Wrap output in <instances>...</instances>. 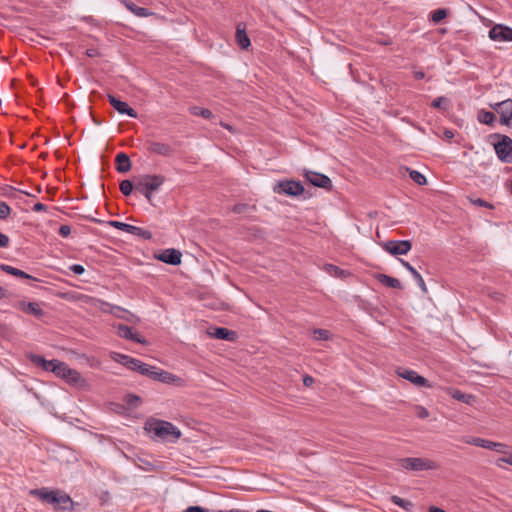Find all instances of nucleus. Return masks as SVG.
<instances>
[{
	"label": "nucleus",
	"instance_id": "obj_1",
	"mask_svg": "<svg viewBox=\"0 0 512 512\" xmlns=\"http://www.w3.org/2000/svg\"><path fill=\"white\" fill-rule=\"evenodd\" d=\"M30 494L36 496L43 503L53 505L55 510L71 511L73 509L71 497L59 490L40 488L31 490Z\"/></svg>",
	"mask_w": 512,
	"mask_h": 512
},
{
	"label": "nucleus",
	"instance_id": "obj_2",
	"mask_svg": "<svg viewBox=\"0 0 512 512\" xmlns=\"http://www.w3.org/2000/svg\"><path fill=\"white\" fill-rule=\"evenodd\" d=\"M165 182V176L160 174H145L135 178V190L152 203V193L157 191Z\"/></svg>",
	"mask_w": 512,
	"mask_h": 512
},
{
	"label": "nucleus",
	"instance_id": "obj_3",
	"mask_svg": "<svg viewBox=\"0 0 512 512\" xmlns=\"http://www.w3.org/2000/svg\"><path fill=\"white\" fill-rule=\"evenodd\" d=\"M146 429L167 442H175L181 437V431L176 426L163 420H154L147 423Z\"/></svg>",
	"mask_w": 512,
	"mask_h": 512
},
{
	"label": "nucleus",
	"instance_id": "obj_4",
	"mask_svg": "<svg viewBox=\"0 0 512 512\" xmlns=\"http://www.w3.org/2000/svg\"><path fill=\"white\" fill-rule=\"evenodd\" d=\"M402 469L410 471L434 470L438 468L436 462L427 458L407 457L398 461Z\"/></svg>",
	"mask_w": 512,
	"mask_h": 512
},
{
	"label": "nucleus",
	"instance_id": "obj_5",
	"mask_svg": "<svg viewBox=\"0 0 512 512\" xmlns=\"http://www.w3.org/2000/svg\"><path fill=\"white\" fill-rule=\"evenodd\" d=\"M500 139L494 149L498 158L502 162L512 163V139L506 135H497Z\"/></svg>",
	"mask_w": 512,
	"mask_h": 512
},
{
	"label": "nucleus",
	"instance_id": "obj_6",
	"mask_svg": "<svg viewBox=\"0 0 512 512\" xmlns=\"http://www.w3.org/2000/svg\"><path fill=\"white\" fill-rule=\"evenodd\" d=\"M275 193L288 196H298L304 192V187L299 181L284 180L279 181L273 188Z\"/></svg>",
	"mask_w": 512,
	"mask_h": 512
},
{
	"label": "nucleus",
	"instance_id": "obj_7",
	"mask_svg": "<svg viewBox=\"0 0 512 512\" xmlns=\"http://www.w3.org/2000/svg\"><path fill=\"white\" fill-rule=\"evenodd\" d=\"M113 360L122 364L123 366L127 367L128 369L132 371H137L141 375L144 371H147V364L136 359L132 358L128 355L120 354V353H114Z\"/></svg>",
	"mask_w": 512,
	"mask_h": 512
},
{
	"label": "nucleus",
	"instance_id": "obj_8",
	"mask_svg": "<svg viewBox=\"0 0 512 512\" xmlns=\"http://www.w3.org/2000/svg\"><path fill=\"white\" fill-rule=\"evenodd\" d=\"M108 224L111 227H114L118 230L127 232L132 235L139 236L143 239H151L152 238V233L149 230L143 229L141 227H137V226L127 224L124 222H120V221H109Z\"/></svg>",
	"mask_w": 512,
	"mask_h": 512
},
{
	"label": "nucleus",
	"instance_id": "obj_9",
	"mask_svg": "<svg viewBox=\"0 0 512 512\" xmlns=\"http://www.w3.org/2000/svg\"><path fill=\"white\" fill-rule=\"evenodd\" d=\"M492 109L500 115V122L503 125L509 126L512 121V99H506L504 101L491 105Z\"/></svg>",
	"mask_w": 512,
	"mask_h": 512
},
{
	"label": "nucleus",
	"instance_id": "obj_10",
	"mask_svg": "<svg viewBox=\"0 0 512 512\" xmlns=\"http://www.w3.org/2000/svg\"><path fill=\"white\" fill-rule=\"evenodd\" d=\"M397 375L405 380L410 381L417 387H431L429 381L423 376L419 375L416 371L407 369V368H399L397 370Z\"/></svg>",
	"mask_w": 512,
	"mask_h": 512
},
{
	"label": "nucleus",
	"instance_id": "obj_11",
	"mask_svg": "<svg viewBox=\"0 0 512 512\" xmlns=\"http://www.w3.org/2000/svg\"><path fill=\"white\" fill-rule=\"evenodd\" d=\"M303 175L307 181H309L312 185H314L316 187H320V188H324V189H328V190L331 189V187H332V181L330 180V178L328 176H326L324 174L310 171V170H305Z\"/></svg>",
	"mask_w": 512,
	"mask_h": 512
},
{
	"label": "nucleus",
	"instance_id": "obj_12",
	"mask_svg": "<svg viewBox=\"0 0 512 512\" xmlns=\"http://www.w3.org/2000/svg\"><path fill=\"white\" fill-rule=\"evenodd\" d=\"M489 37L493 41L512 42V28L502 24H496L490 29Z\"/></svg>",
	"mask_w": 512,
	"mask_h": 512
},
{
	"label": "nucleus",
	"instance_id": "obj_13",
	"mask_svg": "<svg viewBox=\"0 0 512 512\" xmlns=\"http://www.w3.org/2000/svg\"><path fill=\"white\" fill-rule=\"evenodd\" d=\"M412 244L408 240L388 241L384 245L385 251L391 255H405L411 250Z\"/></svg>",
	"mask_w": 512,
	"mask_h": 512
},
{
	"label": "nucleus",
	"instance_id": "obj_14",
	"mask_svg": "<svg viewBox=\"0 0 512 512\" xmlns=\"http://www.w3.org/2000/svg\"><path fill=\"white\" fill-rule=\"evenodd\" d=\"M147 145L148 151L153 154L170 157L174 153L172 146L167 143L150 141L147 143Z\"/></svg>",
	"mask_w": 512,
	"mask_h": 512
},
{
	"label": "nucleus",
	"instance_id": "obj_15",
	"mask_svg": "<svg viewBox=\"0 0 512 512\" xmlns=\"http://www.w3.org/2000/svg\"><path fill=\"white\" fill-rule=\"evenodd\" d=\"M117 334L121 338L128 339L140 344L147 343L145 339H143L137 332L133 330V328L124 324H119L117 326Z\"/></svg>",
	"mask_w": 512,
	"mask_h": 512
},
{
	"label": "nucleus",
	"instance_id": "obj_16",
	"mask_svg": "<svg viewBox=\"0 0 512 512\" xmlns=\"http://www.w3.org/2000/svg\"><path fill=\"white\" fill-rule=\"evenodd\" d=\"M108 100L111 106L120 114H127L132 118H137V112L128 106L126 102L117 99L113 95H108Z\"/></svg>",
	"mask_w": 512,
	"mask_h": 512
},
{
	"label": "nucleus",
	"instance_id": "obj_17",
	"mask_svg": "<svg viewBox=\"0 0 512 512\" xmlns=\"http://www.w3.org/2000/svg\"><path fill=\"white\" fill-rule=\"evenodd\" d=\"M181 256L180 251L170 248L163 250L156 258L170 265H179L181 263Z\"/></svg>",
	"mask_w": 512,
	"mask_h": 512
},
{
	"label": "nucleus",
	"instance_id": "obj_18",
	"mask_svg": "<svg viewBox=\"0 0 512 512\" xmlns=\"http://www.w3.org/2000/svg\"><path fill=\"white\" fill-rule=\"evenodd\" d=\"M28 358L37 367H41L43 370L50 372H52L55 369L56 363L58 361L46 360L44 357L37 354H29Z\"/></svg>",
	"mask_w": 512,
	"mask_h": 512
},
{
	"label": "nucleus",
	"instance_id": "obj_19",
	"mask_svg": "<svg viewBox=\"0 0 512 512\" xmlns=\"http://www.w3.org/2000/svg\"><path fill=\"white\" fill-rule=\"evenodd\" d=\"M20 310L27 314H31L37 318H41L44 315V311L40 308L36 302L20 301L16 305Z\"/></svg>",
	"mask_w": 512,
	"mask_h": 512
},
{
	"label": "nucleus",
	"instance_id": "obj_20",
	"mask_svg": "<svg viewBox=\"0 0 512 512\" xmlns=\"http://www.w3.org/2000/svg\"><path fill=\"white\" fill-rule=\"evenodd\" d=\"M116 170L119 173H126L131 169V161L126 153H118L115 157Z\"/></svg>",
	"mask_w": 512,
	"mask_h": 512
},
{
	"label": "nucleus",
	"instance_id": "obj_21",
	"mask_svg": "<svg viewBox=\"0 0 512 512\" xmlns=\"http://www.w3.org/2000/svg\"><path fill=\"white\" fill-rule=\"evenodd\" d=\"M236 42L241 49H247L250 46V39L246 33L245 27L240 23L236 27Z\"/></svg>",
	"mask_w": 512,
	"mask_h": 512
},
{
	"label": "nucleus",
	"instance_id": "obj_22",
	"mask_svg": "<svg viewBox=\"0 0 512 512\" xmlns=\"http://www.w3.org/2000/svg\"><path fill=\"white\" fill-rule=\"evenodd\" d=\"M400 262L402 263V265L412 274V276L414 277V279L416 280L418 286L420 287V289L426 293L427 292V287H426V284L424 282V279L423 277L420 275V273L407 261L403 260V259H400Z\"/></svg>",
	"mask_w": 512,
	"mask_h": 512
},
{
	"label": "nucleus",
	"instance_id": "obj_23",
	"mask_svg": "<svg viewBox=\"0 0 512 512\" xmlns=\"http://www.w3.org/2000/svg\"><path fill=\"white\" fill-rule=\"evenodd\" d=\"M210 335L216 339L234 341L236 339V332L227 328L219 327L215 328Z\"/></svg>",
	"mask_w": 512,
	"mask_h": 512
},
{
	"label": "nucleus",
	"instance_id": "obj_24",
	"mask_svg": "<svg viewBox=\"0 0 512 512\" xmlns=\"http://www.w3.org/2000/svg\"><path fill=\"white\" fill-rule=\"evenodd\" d=\"M124 6L137 17H148L153 15V12L144 7H139L131 1H123Z\"/></svg>",
	"mask_w": 512,
	"mask_h": 512
},
{
	"label": "nucleus",
	"instance_id": "obj_25",
	"mask_svg": "<svg viewBox=\"0 0 512 512\" xmlns=\"http://www.w3.org/2000/svg\"><path fill=\"white\" fill-rule=\"evenodd\" d=\"M375 278L383 285L387 286V287H390V288H395V289H401L402 288V284L401 282L397 279V278H393L391 276H388L386 274H376L375 275Z\"/></svg>",
	"mask_w": 512,
	"mask_h": 512
},
{
	"label": "nucleus",
	"instance_id": "obj_26",
	"mask_svg": "<svg viewBox=\"0 0 512 512\" xmlns=\"http://www.w3.org/2000/svg\"><path fill=\"white\" fill-rule=\"evenodd\" d=\"M63 379L66 382L74 385H79L84 382V379L82 378L81 374L77 370L71 369L69 367L67 368Z\"/></svg>",
	"mask_w": 512,
	"mask_h": 512
},
{
	"label": "nucleus",
	"instance_id": "obj_27",
	"mask_svg": "<svg viewBox=\"0 0 512 512\" xmlns=\"http://www.w3.org/2000/svg\"><path fill=\"white\" fill-rule=\"evenodd\" d=\"M0 269L8 274H11L13 276H16V277H19V278H24V279H31L32 276H30L29 274H27L26 272L20 270V269H17L15 267H12L10 265H6V264H1L0 265Z\"/></svg>",
	"mask_w": 512,
	"mask_h": 512
},
{
	"label": "nucleus",
	"instance_id": "obj_28",
	"mask_svg": "<svg viewBox=\"0 0 512 512\" xmlns=\"http://www.w3.org/2000/svg\"><path fill=\"white\" fill-rule=\"evenodd\" d=\"M181 379L168 372V371H165V370H160V372L158 373V380L159 382H162V383H167V384H174V383H178Z\"/></svg>",
	"mask_w": 512,
	"mask_h": 512
},
{
	"label": "nucleus",
	"instance_id": "obj_29",
	"mask_svg": "<svg viewBox=\"0 0 512 512\" xmlns=\"http://www.w3.org/2000/svg\"><path fill=\"white\" fill-rule=\"evenodd\" d=\"M450 395L453 399H456V400L466 403V404H472V402L475 400V397L473 395L465 394L457 389L452 390L450 392Z\"/></svg>",
	"mask_w": 512,
	"mask_h": 512
},
{
	"label": "nucleus",
	"instance_id": "obj_30",
	"mask_svg": "<svg viewBox=\"0 0 512 512\" xmlns=\"http://www.w3.org/2000/svg\"><path fill=\"white\" fill-rule=\"evenodd\" d=\"M390 500L393 504L403 508L405 511H408V512L412 511V509L414 507V505L411 501L402 499L401 497H399L397 495L391 496Z\"/></svg>",
	"mask_w": 512,
	"mask_h": 512
},
{
	"label": "nucleus",
	"instance_id": "obj_31",
	"mask_svg": "<svg viewBox=\"0 0 512 512\" xmlns=\"http://www.w3.org/2000/svg\"><path fill=\"white\" fill-rule=\"evenodd\" d=\"M478 121L482 124L492 125L496 119L493 112L481 110L478 113Z\"/></svg>",
	"mask_w": 512,
	"mask_h": 512
},
{
	"label": "nucleus",
	"instance_id": "obj_32",
	"mask_svg": "<svg viewBox=\"0 0 512 512\" xmlns=\"http://www.w3.org/2000/svg\"><path fill=\"white\" fill-rule=\"evenodd\" d=\"M486 449L494 450V451L504 454V455H506L508 453V451H507L508 446L506 444L500 443V442H493L490 440L487 441Z\"/></svg>",
	"mask_w": 512,
	"mask_h": 512
},
{
	"label": "nucleus",
	"instance_id": "obj_33",
	"mask_svg": "<svg viewBox=\"0 0 512 512\" xmlns=\"http://www.w3.org/2000/svg\"><path fill=\"white\" fill-rule=\"evenodd\" d=\"M190 112H191V114H193L195 116H201L205 119H209L212 117V112L209 109L201 108L198 106L191 107Z\"/></svg>",
	"mask_w": 512,
	"mask_h": 512
},
{
	"label": "nucleus",
	"instance_id": "obj_34",
	"mask_svg": "<svg viewBox=\"0 0 512 512\" xmlns=\"http://www.w3.org/2000/svg\"><path fill=\"white\" fill-rule=\"evenodd\" d=\"M133 189H135V182L133 183L130 180H123L120 183V191L125 196H129L132 193Z\"/></svg>",
	"mask_w": 512,
	"mask_h": 512
},
{
	"label": "nucleus",
	"instance_id": "obj_35",
	"mask_svg": "<svg viewBox=\"0 0 512 512\" xmlns=\"http://www.w3.org/2000/svg\"><path fill=\"white\" fill-rule=\"evenodd\" d=\"M487 441L488 440L483 439V438H479V437H469V438H466L464 440V442L466 444L474 445V446H477V447H482V448H485V449H486Z\"/></svg>",
	"mask_w": 512,
	"mask_h": 512
},
{
	"label": "nucleus",
	"instance_id": "obj_36",
	"mask_svg": "<svg viewBox=\"0 0 512 512\" xmlns=\"http://www.w3.org/2000/svg\"><path fill=\"white\" fill-rule=\"evenodd\" d=\"M409 175L410 178L418 185H424L427 182L426 177L419 171L411 170Z\"/></svg>",
	"mask_w": 512,
	"mask_h": 512
},
{
	"label": "nucleus",
	"instance_id": "obj_37",
	"mask_svg": "<svg viewBox=\"0 0 512 512\" xmlns=\"http://www.w3.org/2000/svg\"><path fill=\"white\" fill-rule=\"evenodd\" d=\"M161 369L147 364V371H144L142 375L147 376L153 380H158V373Z\"/></svg>",
	"mask_w": 512,
	"mask_h": 512
},
{
	"label": "nucleus",
	"instance_id": "obj_38",
	"mask_svg": "<svg viewBox=\"0 0 512 512\" xmlns=\"http://www.w3.org/2000/svg\"><path fill=\"white\" fill-rule=\"evenodd\" d=\"M161 369L147 364V371H144L142 375L147 376L153 380H158V373Z\"/></svg>",
	"mask_w": 512,
	"mask_h": 512
},
{
	"label": "nucleus",
	"instance_id": "obj_39",
	"mask_svg": "<svg viewBox=\"0 0 512 512\" xmlns=\"http://www.w3.org/2000/svg\"><path fill=\"white\" fill-rule=\"evenodd\" d=\"M161 369L147 364V371H144L142 375L147 376L153 380H158V373Z\"/></svg>",
	"mask_w": 512,
	"mask_h": 512
},
{
	"label": "nucleus",
	"instance_id": "obj_40",
	"mask_svg": "<svg viewBox=\"0 0 512 512\" xmlns=\"http://www.w3.org/2000/svg\"><path fill=\"white\" fill-rule=\"evenodd\" d=\"M67 368H68V366L64 362H61V361L58 360L57 363H56L55 369L52 372L56 376H58V377L63 379Z\"/></svg>",
	"mask_w": 512,
	"mask_h": 512
},
{
	"label": "nucleus",
	"instance_id": "obj_41",
	"mask_svg": "<svg viewBox=\"0 0 512 512\" xmlns=\"http://www.w3.org/2000/svg\"><path fill=\"white\" fill-rule=\"evenodd\" d=\"M446 16H447V11L445 9H437V10L433 11L431 19L434 23H439Z\"/></svg>",
	"mask_w": 512,
	"mask_h": 512
},
{
	"label": "nucleus",
	"instance_id": "obj_42",
	"mask_svg": "<svg viewBox=\"0 0 512 512\" xmlns=\"http://www.w3.org/2000/svg\"><path fill=\"white\" fill-rule=\"evenodd\" d=\"M126 402L129 407L136 408L138 407L139 403L141 402L140 397L134 394H129L126 397Z\"/></svg>",
	"mask_w": 512,
	"mask_h": 512
},
{
	"label": "nucleus",
	"instance_id": "obj_43",
	"mask_svg": "<svg viewBox=\"0 0 512 512\" xmlns=\"http://www.w3.org/2000/svg\"><path fill=\"white\" fill-rule=\"evenodd\" d=\"M313 334L317 340H327L329 338V331L325 329H315Z\"/></svg>",
	"mask_w": 512,
	"mask_h": 512
},
{
	"label": "nucleus",
	"instance_id": "obj_44",
	"mask_svg": "<svg viewBox=\"0 0 512 512\" xmlns=\"http://www.w3.org/2000/svg\"><path fill=\"white\" fill-rule=\"evenodd\" d=\"M254 207H251L247 204H236L234 207H233V212L237 213V214H242V213H246L250 210H253Z\"/></svg>",
	"mask_w": 512,
	"mask_h": 512
},
{
	"label": "nucleus",
	"instance_id": "obj_45",
	"mask_svg": "<svg viewBox=\"0 0 512 512\" xmlns=\"http://www.w3.org/2000/svg\"><path fill=\"white\" fill-rule=\"evenodd\" d=\"M11 209L6 202H0V219H6L10 215Z\"/></svg>",
	"mask_w": 512,
	"mask_h": 512
},
{
	"label": "nucleus",
	"instance_id": "obj_46",
	"mask_svg": "<svg viewBox=\"0 0 512 512\" xmlns=\"http://www.w3.org/2000/svg\"><path fill=\"white\" fill-rule=\"evenodd\" d=\"M415 411H416L417 417L420 418V419H426L430 415L429 411L425 407H423L421 405H417L415 407Z\"/></svg>",
	"mask_w": 512,
	"mask_h": 512
},
{
	"label": "nucleus",
	"instance_id": "obj_47",
	"mask_svg": "<svg viewBox=\"0 0 512 512\" xmlns=\"http://www.w3.org/2000/svg\"><path fill=\"white\" fill-rule=\"evenodd\" d=\"M447 102H448L447 98L437 97L432 101L431 105L434 108H444L445 105L447 104Z\"/></svg>",
	"mask_w": 512,
	"mask_h": 512
},
{
	"label": "nucleus",
	"instance_id": "obj_48",
	"mask_svg": "<svg viewBox=\"0 0 512 512\" xmlns=\"http://www.w3.org/2000/svg\"><path fill=\"white\" fill-rule=\"evenodd\" d=\"M471 203H473L474 205H477V206H480V207H486V208H489V209H492L493 208V205L490 204L489 202L481 199V198H477V199H470Z\"/></svg>",
	"mask_w": 512,
	"mask_h": 512
},
{
	"label": "nucleus",
	"instance_id": "obj_49",
	"mask_svg": "<svg viewBox=\"0 0 512 512\" xmlns=\"http://www.w3.org/2000/svg\"><path fill=\"white\" fill-rule=\"evenodd\" d=\"M58 233L61 237L66 238L71 234V227L69 225H61Z\"/></svg>",
	"mask_w": 512,
	"mask_h": 512
},
{
	"label": "nucleus",
	"instance_id": "obj_50",
	"mask_svg": "<svg viewBox=\"0 0 512 512\" xmlns=\"http://www.w3.org/2000/svg\"><path fill=\"white\" fill-rule=\"evenodd\" d=\"M70 270L76 275H81L85 272V268L80 264H74L70 266Z\"/></svg>",
	"mask_w": 512,
	"mask_h": 512
},
{
	"label": "nucleus",
	"instance_id": "obj_51",
	"mask_svg": "<svg viewBox=\"0 0 512 512\" xmlns=\"http://www.w3.org/2000/svg\"><path fill=\"white\" fill-rule=\"evenodd\" d=\"M9 237L3 233H0V247L5 248L9 245Z\"/></svg>",
	"mask_w": 512,
	"mask_h": 512
},
{
	"label": "nucleus",
	"instance_id": "obj_52",
	"mask_svg": "<svg viewBox=\"0 0 512 512\" xmlns=\"http://www.w3.org/2000/svg\"><path fill=\"white\" fill-rule=\"evenodd\" d=\"M185 512H208L207 509H204L200 506H191V507H188Z\"/></svg>",
	"mask_w": 512,
	"mask_h": 512
},
{
	"label": "nucleus",
	"instance_id": "obj_53",
	"mask_svg": "<svg viewBox=\"0 0 512 512\" xmlns=\"http://www.w3.org/2000/svg\"><path fill=\"white\" fill-rule=\"evenodd\" d=\"M46 210H47V206L42 203H36L33 206V211H35V212H41V211H46Z\"/></svg>",
	"mask_w": 512,
	"mask_h": 512
},
{
	"label": "nucleus",
	"instance_id": "obj_54",
	"mask_svg": "<svg viewBox=\"0 0 512 512\" xmlns=\"http://www.w3.org/2000/svg\"><path fill=\"white\" fill-rule=\"evenodd\" d=\"M314 382V379L313 377L309 376V375H306L304 378H303V384L305 386H311Z\"/></svg>",
	"mask_w": 512,
	"mask_h": 512
},
{
	"label": "nucleus",
	"instance_id": "obj_55",
	"mask_svg": "<svg viewBox=\"0 0 512 512\" xmlns=\"http://www.w3.org/2000/svg\"><path fill=\"white\" fill-rule=\"evenodd\" d=\"M499 461H504L505 463L512 466V456L501 457V458H499Z\"/></svg>",
	"mask_w": 512,
	"mask_h": 512
},
{
	"label": "nucleus",
	"instance_id": "obj_56",
	"mask_svg": "<svg viewBox=\"0 0 512 512\" xmlns=\"http://www.w3.org/2000/svg\"><path fill=\"white\" fill-rule=\"evenodd\" d=\"M414 77H415L416 79H423V78L425 77V74H424V72H422V71H415V72H414Z\"/></svg>",
	"mask_w": 512,
	"mask_h": 512
},
{
	"label": "nucleus",
	"instance_id": "obj_57",
	"mask_svg": "<svg viewBox=\"0 0 512 512\" xmlns=\"http://www.w3.org/2000/svg\"><path fill=\"white\" fill-rule=\"evenodd\" d=\"M429 512H446L445 510H443L442 508H439V507H435V506H431L429 508Z\"/></svg>",
	"mask_w": 512,
	"mask_h": 512
},
{
	"label": "nucleus",
	"instance_id": "obj_58",
	"mask_svg": "<svg viewBox=\"0 0 512 512\" xmlns=\"http://www.w3.org/2000/svg\"><path fill=\"white\" fill-rule=\"evenodd\" d=\"M444 135H445V137H446L447 139H452V138L454 137V133H453L452 131H450V130H446V131L444 132Z\"/></svg>",
	"mask_w": 512,
	"mask_h": 512
},
{
	"label": "nucleus",
	"instance_id": "obj_59",
	"mask_svg": "<svg viewBox=\"0 0 512 512\" xmlns=\"http://www.w3.org/2000/svg\"><path fill=\"white\" fill-rule=\"evenodd\" d=\"M6 296V291L0 286V300Z\"/></svg>",
	"mask_w": 512,
	"mask_h": 512
},
{
	"label": "nucleus",
	"instance_id": "obj_60",
	"mask_svg": "<svg viewBox=\"0 0 512 512\" xmlns=\"http://www.w3.org/2000/svg\"><path fill=\"white\" fill-rule=\"evenodd\" d=\"M503 463H505V462H504V461H499V459L496 461V465H497L498 467H502V465H501V464H503Z\"/></svg>",
	"mask_w": 512,
	"mask_h": 512
}]
</instances>
